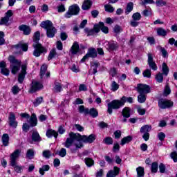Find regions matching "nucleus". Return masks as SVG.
Masks as SVG:
<instances>
[{
    "instance_id": "39",
    "label": "nucleus",
    "mask_w": 177,
    "mask_h": 177,
    "mask_svg": "<svg viewBox=\"0 0 177 177\" xmlns=\"http://www.w3.org/2000/svg\"><path fill=\"white\" fill-rule=\"evenodd\" d=\"M48 70V65L46 64H43L40 68V76L41 78H42V77H44V75H45V74L46 73V71Z\"/></svg>"
},
{
    "instance_id": "45",
    "label": "nucleus",
    "mask_w": 177,
    "mask_h": 177,
    "mask_svg": "<svg viewBox=\"0 0 177 177\" xmlns=\"http://www.w3.org/2000/svg\"><path fill=\"white\" fill-rule=\"evenodd\" d=\"M105 12H109V13H113L115 9L110 4H106L104 6Z\"/></svg>"
},
{
    "instance_id": "36",
    "label": "nucleus",
    "mask_w": 177,
    "mask_h": 177,
    "mask_svg": "<svg viewBox=\"0 0 177 177\" xmlns=\"http://www.w3.org/2000/svg\"><path fill=\"white\" fill-rule=\"evenodd\" d=\"M157 34L160 37H165L167 34H168V32H167V30L162 28H158L157 29Z\"/></svg>"
},
{
    "instance_id": "52",
    "label": "nucleus",
    "mask_w": 177,
    "mask_h": 177,
    "mask_svg": "<svg viewBox=\"0 0 177 177\" xmlns=\"http://www.w3.org/2000/svg\"><path fill=\"white\" fill-rule=\"evenodd\" d=\"M118 88H120V85L117 84V82H115V81L112 82L111 91H113V92H115V91H117Z\"/></svg>"
},
{
    "instance_id": "12",
    "label": "nucleus",
    "mask_w": 177,
    "mask_h": 177,
    "mask_svg": "<svg viewBox=\"0 0 177 177\" xmlns=\"http://www.w3.org/2000/svg\"><path fill=\"white\" fill-rule=\"evenodd\" d=\"M8 124L12 128H17L18 122L16 121V115L13 112H10L9 113Z\"/></svg>"
},
{
    "instance_id": "16",
    "label": "nucleus",
    "mask_w": 177,
    "mask_h": 177,
    "mask_svg": "<svg viewBox=\"0 0 177 177\" xmlns=\"http://www.w3.org/2000/svg\"><path fill=\"white\" fill-rule=\"evenodd\" d=\"M0 68H1V74L3 75H6L8 77L9 74L10 73V71L6 68V62L4 61H2L0 62Z\"/></svg>"
},
{
    "instance_id": "6",
    "label": "nucleus",
    "mask_w": 177,
    "mask_h": 177,
    "mask_svg": "<svg viewBox=\"0 0 177 177\" xmlns=\"http://www.w3.org/2000/svg\"><path fill=\"white\" fill-rule=\"evenodd\" d=\"M80 6L77 4H73L68 8V10L65 13L64 17L70 19L72 16H77L80 14Z\"/></svg>"
},
{
    "instance_id": "26",
    "label": "nucleus",
    "mask_w": 177,
    "mask_h": 177,
    "mask_svg": "<svg viewBox=\"0 0 177 177\" xmlns=\"http://www.w3.org/2000/svg\"><path fill=\"white\" fill-rule=\"evenodd\" d=\"M151 131V125L146 124L140 128V132L141 133H149Z\"/></svg>"
},
{
    "instance_id": "62",
    "label": "nucleus",
    "mask_w": 177,
    "mask_h": 177,
    "mask_svg": "<svg viewBox=\"0 0 177 177\" xmlns=\"http://www.w3.org/2000/svg\"><path fill=\"white\" fill-rule=\"evenodd\" d=\"M11 167H13L15 171L17 173L20 172L21 171V167L19 165H17V162H15L14 165H10Z\"/></svg>"
},
{
    "instance_id": "22",
    "label": "nucleus",
    "mask_w": 177,
    "mask_h": 177,
    "mask_svg": "<svg viewBox=\"0 0 177 177\" xmlns=\"http://www.w3.org/2000/svg\"><path fill=\"white\" fill-rule=\"evenodd\" d=\"M70 52L72 55H77L80 52V44L77 41L73 43Z\"/></svg>"
},
{
    "instance_id": "55",
    "label": "nucleus",
    "mask_w": 177,
    "mask_h": 177,
    "mask_svg": "<svg viewBox=\"0 0 177 177\" xmlns=\"http://www.w3.org/2000/svg\"><path fill=\"white\" fill-rule=\"evenodd\" d=\"M137 111L140 115H145L146 114V109L140 106L137 107Z\"/></svg>"
},
{
    "instance_id": "50",
    "label": "nucleus",
    "mask_w": 177,
    "mask_h": 177,
    "mask_svg": "<svg viewBox=\"0 0 177 177\" xmlns=\"http://www.w3.org/2000/svg\"><path fill=\"white\" fill-rule=\"evenodd\" d=\"M133 20H136L137 21H139L140 19H142V15L139 12H136L132 15Z\"/></svg>"
},
{
    "instance_id": "30",
    "label": "nucleus",
    "mask_w": 177,
    "mask_h": 177,
    "mask_svg": "<svg viewBox=\"0 0 177 177\" xmlns=\"http://www.w3.org/2000/svg\"><path fill=\"white\" fill-rule=\"evenodd\" d=\"M35 156V151L32 149H29L26 151V158L28 160H32Z\"/></svg>"
},
{
    "instance_id": "29",
    "label": "nucleus",
    "mask_w": 177,
    "mask_h": 177,
    "mask_svg": "<svg viewBox=\"0 0 177 177\" xmlns=\"http://www.w3.org/2000/svg\"><path fill=\"white\" fill-rule=\"evenodd\" d=\"M133 138H132V136H127V137H124L122 140H121V142H120V145L121 146H124L128 143H129L130 142H132V140Z\"/></svg>"
},
{
    "instance_id": "38",
    "label": "nucleus",
    "mask_w": 177,
    "mask_h": 177,
    "mask_svg": "<svg viewBox=\"0 0 177 177\" xmlns=\"http://www.w3.org/2000/svg\"><path fill=\"white\" fill-rule=\"evenodd\" d=\"M162 71L165 75H168V73H169V68H168V65L165 62L162 63Z\"/></svg>"
},
{
    "instance_id": "61",
    "label": "nucleus",
    "mask_w": 177,
    "mask_h": 177,
    "mask_svg": "<svg viewBox=\"0 0 177 177\" xmlns=\"http://www.w3.org/2000/svg\"><path fill=\"white\" fill-rule=\"evenodd\" d=\"M71 70L73 72V73H80V67H78V66L75 65V64H73L72 65V67H71Z\"/></svg>"
},
{
    "instance_id": "14",
    "label": "nucleus",
    "mask_w": 177,
    "mask_h": 177,
    "mask_svg": "<svg viewBox=\"0 0 177 177\" xmlns=\"http://www.w3.org/2000/svg\"><path fill=\"white\" fill-rule=\"evenodd\" d=\"M26 74H27V64L21 65V73L18 75V82L19 84H23L24 78H26Z\"/></svg>"
},
{
    "instance_id": "1",
    "label": "nucleus",
    "mask_w": 177,
    "mask_h": 177,
    "mask_svg": "<svg viewBox=\"0 0 177 177\" xmlns=\"http://www.w3.org/2000/svg\"><path fill=\"white\" fill-rule=\"evenodd\" d=\"M96 140V136L95 134H91L89 136L86 135L82 136L78 133L70 132L69 138H66V142L64 143V146L66 149H70L71 146H75V148H71V151L72 153H75L78 149L84 147V143H93Z\"/></svg>"
},
{
    "instance_id": "54",
    "label": "nucleus",
    "mask_w": 177,
    "mask_h": 177,
    "mask_svg": "<svg viewBox=\"0 0 177 177\" xmlns=\"http://www.w3.org/2000/svg\"><path fill=\"white\" fill-rule=\"evenodd\" d=\"M121 31H122V28H121V26H120V25H115L114 26L113 32H115V34H120Z\"/></svg>"
},
{
    "instance_id": "60",
    "label": "nucleus",
    "mask_w": 177,
    "mask_h": 177,
    "mask_svg": "<svg viewBox=\"0 0 177 177\" xmlns=\"http://www.w3.org/2000/svg\"><path fill=\"white\" fill-rule=\"evenodd\" d=\"M30 127H31L30 124L28 125V124L27 123H24L22 126V131H24V132H28Z\"/></svg>"
},
{
    "instance_id": "17",
    "label": "nucleus",
    "mask_w": 177,
    "mask_h": 177,
    "mask_svg": "<svg viewBox=\"0 0 177 177\" xmlns=\"http://www.w3.org/2000/svg\"><path fill=\"white\" fill-rule=\"evenodd\" d=\"M120 171L121 169L120 167L115 166L113 167V170H110L106 174V177H115L118 176V175L120 174Z\"/></svg>"
},
{
    "instance_id": "27",
    "label": "nucleus",
    "mask_w": 177,
    "mask_h": 177,
    "mask_svg": "<svg viewBox=\"0 0 177 177\" xmlns=\"http://www.w3.org/2000/svg\"><path fill=\"white\" fill-rule=\"evenodd\" d=\"M32 142H41L42 139L41 138V136H39V133L38 131H33L32 133Z\"/></svg>"
},
{
    "instance_id": "4",
    "label": "nucleus",
    "mask_w": 177,
    "mask_h": 177,
    "mask_svg": "<svg viewBox=\"0 0 177 177\" xmlns=\"http://www.w3.org/2000/svg\"><path fill=\"white\" fill-rule=\"evenodd\" d=\"M40 26L41 28L46 30L48 38H53L55 35H56L57 30L53 26V23H52V21L49 20L44 21L41 23Z\"/></svg>"
},
{
    "instance_id": "35",
    "label": "nucleus",
    "mask_w": 177,
    "mask_h": 177,
    "mask_svg": "<svg viewBox=\"0 0 177 177\" xmlns=\"http://www.w3.org/2000/svg\"><path fill=\"white\" fill-rule=\"evenodd\" d=\"M84 162L88 167H91L95 165V161L91 158H86L84 159Z\"/></svg>"
},
{
    "instance_id": "53",
    "label": "nucleus",
    "mask_w": 177,
    "mask_h": 177,
    "mask_svg": "<svg viewBox=\"0 0 177 177\" xmlns=\"http://www.w3.org/2000/svg\"><path fill=\"white\" fill-rule=\"evenodd\" d=\"M156 6L161 7L167 6V1L163 0H157L156 1Z\"/></svg>"
},
{
    "instance_id": "59",
    "label": "nucleus",
    "mask_w": 177,
    "mask_h": 177,
    "mask_svg": "<svg viewBox=\"0 0 177 177\" xmlns=\"http://www.w3.org/2000/svg\"><path fill=\"white\" fill-rule=\"evenodd\" d=\"M55 56H56V50L53 49L48 55V60H52V59H53V57H55Z\"/></svg>"
},
{
    "instance_id": "44",
    "label": "nucleus",
    "mask_w": 177,
    "mask_h": 177,
    "mask_svg": "<svg viewBox=\"0 0 177 177\" xmlns=\"http://www.w3.org/2000/svg\"><path fill=\"white\" fill-rule=\"evenodd\" d=\"M138 101L139 103H145L146 102V94L138 95Z\"/></svg>"
},
{
    "instance_id": "19",
    "label": "nucleus",
    "mask_w": 177,
    "mask_h": 177,
    "mask_svg": "<svg viewBox=\"0 0 177 177\" xmlns=\"http://www.w3.org/2000/svg\"><path fill=\"white\" fill-rule=\"evenodd\" d=\"M18 28L19 31H23L24 35H30L31 34V28L27 25L22 24Z\"/></svg>"
},
{
    "instance_id": "5",
    "label": "nucleus",
    "mask_w": 177,
    "mask_h": 177,
    "mask_svg": "<svg viewBox=\"0 0 177 177\" xmlns=\"http://www.w3.org/2000/svg\"><path fill=\"white\" fill-rule=\"evenodd\" d=\"M8 61L10 63V68L12 74H17V71H19V70H20V67H21V61L16 59L13 55H10L8 57Z\"/></svg>"
},
{
    "instance_id": "32",
    "label": "nucleus",
    "mask_w": 177,
    "mask_h": 177,
    "mask_svg": "<svg viewBox=\"0 0 177 177\" xmlns=\"http://www.w3.org/2000/svg\"><path fill=\"white\" fill-rule=\"evenodd\" d=\"M88 114L91 115L93 118H95L99 115V113L97 112V110L95 108H92L91 109H88Z\"/></svg>"
},
{
    "instance_id": "28",
    "label": "nucleus",
    "mask_w": 177,
    "mask_h": 177,
    "mask_svg": "<svg viewBox=\"0 0 177 177\" xmlns=\"http://www.w3.org/2000/svg\"><path fill=\"white\" fill-rule=\"evenodd\" d=\"M122 115H123L124 118H129V117H131V109L129 107L123 109Z\"/></svg>"
},
{
    "instance_id": "25",
    "label": "nucleus",
    "mask_w": 177,
    "mask_h": 177,
    "mask_svg": "<svg viewBox=\"0 0 177 177\" xmlns=\"http://www.w3.org/2000/svg\"><path fill=\"white\" fill-rule=\"evenodd\" d=\"M1 142L3 143V146H9V134L4 133L1 137Z\"/></svg>"
},
{
    "instance_id": "31",
    "label": "nucleus",
    "mask_w": 177,
    "mask_h": 177,
    "mask_svg": "<svg viewBox=\"0 0 177 177\" xmlns=\"http://www.w3.org/2000/svg\"><path fill=\"white\" fill-rule=\"evenodd\" d=\"M46 135L48 138H52V136H54V138H55V139H57V136H59V133L55 131L54 130H52V129L48 130L46 131Z\"/></svg>"
},
{
    "instance_id": "43",
    "label": "nucleus",
    "mask_w": 177,
    "mask_h": 177,
    "mask_svg": "<svg viewBox=\"0 0 177 177\" xmlns=\"http://www.w3.org/2000/svg\"><path fill=\"white\" fill-rule=\"evenodd\" d=\"M143 77L146 78H151V70L146 69L142 73Z\"/></svg>"
},
{
    "instance_id": "57",
    "label": "nucleus",
    "mask_w": 177,
    "mask_h": 177,
    "mask_svg": "<svg viewBox=\"0 0 177 177\" xmlns=\"http://www.w3.org/2000/svg\"><path fill=\"white\" fill-rule=\"evenodd\" d=\"M158 139L160 140V142H164L165 140V133L164 132H160L158 133Z\"/></svg>"
},
{
    "instance_id": "46",
    "label": "nucleus",
    "mask_w": 177,
    "mask_h": 177,
    "mask_svg": "<svg viewBox=\"0 0 177 177\" xmlns=\"http://www.w3.org/2000/svg\"><path fill=\"white\" fill-rule=\"evenodd\" d=\"M155 78L157 82H159V84H161V82L164 81V76L161 73H159L158 75H156Z\"/></svg>"
},
{
    "instance_id": "24",
    "label": "nucleus",
    "mask_w": 177,
    "mask_h": 177,
    "mask_svg": "<svg viewBox=\"0 0 177 177\" xmlns=\"http://www.w3.org/2000/svg\"><path fill=\"white\" fill-rule=\"evenodd\" d=\"M97 26H98L99 28V32L101 31H102V32H104V34H109V27L104 26V23L103 22H99L98 24H97Z\"/></svg>"
},
{
    "instance_id": "41",
    "label": "nucleus",
    "mask_w": 177,
    "mask_h": 177,
    "mask_svg": "<svg viewBox=\"0 0 177 177\" xmlns=\"http://www.w3.org/2000/svg\"><path fill=\"white\" fill-rule=\"evenodd\" d=\"M0 26H10V24H9L8 18H6V17L1 18L0 21Z\"/></svg>"
},
{
    "instance_id": "33",
    "label": "nucleus",
    "mask_w": 177,
    "mask_h": 177,
    "mask_svg": "<svg viewBox=\"0 0 177 177\" xmlns=\"http://www.w3.org/2000/svg\"><path fill=\"white\" fill-rule=\"evenodd\" d=\"M137 176L138 177H144L145 176V168L143 167H138L136 169Z\"/></svg>"
},
{
    "instance_id": "10",
    "label": "nucleus",
    "mask_w": 177,
    "mask_h": 177,
    "mask_svg": "<svg viewBox=\"0 0 177 177\" xmlns=\"http://www.w3.org/2000/svg\"><path fill=\"white\" fill-rule=\"evenodd\" d=\"M43 87L44 86H42L41 82L36 80H32L29 92L30 93H35V92H37V91H41Z\"/></svg>"
},
{
    "instance_id": "48",
    "label": "nucleus",
    "mask_w": 177,
    "mask_h": 177,
    "mask_svg": "<svg viewBox=\"0 0 177 177\" xmlns=\"http://www.w3.org/2000/svg\"><path fill=\"white\" fill-rule=\"evenodd\" d=\"M5 32L0 31V46L5 45Z\"/></svg>"
},
{
    "instance_id": "13",
    "label": "nucleus",
    "mask_w": 177,
    "mask_h": 177,
    "mask_svg": "<svg viewBox=\"0 0 177 177\" xmlns=\"http://www.w3.org/2000/svg\"><path fill=\"white\" fill-rule=\"evenodd\" d=\"M148 56V66H149V68H151V70H153V71H157V64L156 62H154V58L153 57V54L151 53H149L147 54Z\"/></svg>"
},
{
    "instance_id": "20",
    "label": "nucleus",
    "mask_w": 177,
    "mask_h": 177,
    "mask_svg": "<svg viewBox=\"0 0 177 177\" xmlns=\"http://www.w3.org/2000/svg\"><path fill=\"white\" fill-rule=\"evenodd\" d=\"M105 44H106L108 50H117L118 49V44L114 41H106Z\"/></svg>"
},
{
    "instance_id": "8",
    "label": "nucleus",
    "mask_w": 177,
    "mask_h": 177,
    "mask_svg": "<svg viewBox=\"0 0 177 177\" xmlns=\"http://www.w3.org/2000/svg\"><path fill=\"white\" fill-rule=\"evenodd\" d=\"M89 57H92V59H95V57H97V52L96 51V48H88L87 53L81 59L82 63H84V62L89 59Z\"/></svg>"
},
{
    "instance_id": "11",
    "label": "nucleus",
    "mask_w": 177,
    "mask_h": 177,
    "mask_svg": "<svg viewBox=\"0 0 177 177\" xmlns=\"http://www.w3.org/2000/svg\"><path fill=\"white\" fill-rule=\"evenodd\" d=\"M21 154V149H16L14 153L10 156V165H15L17 162V158Z\"/></svg>"
},
{
    "instance_id": "47",
    "label": "nucleus",
    "mask_w": 177,
    "mask_h": 177,
    "mask_svg": "<svg viewBox=\"0 0 177 177\" xmlns=\"http://www.w3.org/2000/svg\"><path fill=\"white\" fill-rule=\"evenodd\" d=\"M103 143H104V145H113V138L111 137H106L104 140H103Z\"/></svg>"
},
{
    "instance_id": "23",
    "label": "nucleus",
    "mask_w": 177,
    "mask_h": 177,
    "mask_svg": "<svg viewBox=\"0 0 177 177\" xmlns=\"http://www.w3.org/2000/svg\"><path fill=\"white\" fill-rule=\"evenodd\" d=\"M92 8V1L91 0H84L82 6V9L83 10H89Z\"/></svg>"
},
{
    "instance_id": "64",
    "label": "nucleus",
    "mask_w": 177,
    "mask_h": 177,
    "mask_svg": "<svg viewBox=\"0 0 177 177\" xmlns=\"http://www.w3.org/2000/svg\"><path fill=\"white\" fill-rule=\"evenodd\" d=\"M171 158L174 160V162H177V152L173 151L170 154Z\"/></svg>"
},
{
    "instance_id": "49",
    "label": "nucleus",
    "mask_w": 177,
    "mask_h": 177,
    "mask_svg": "<svg viewBox=\"0 0 177 177\" xmlns=\"http://www.w3.org/2000/svg\"><path fill=\"white\" fill-rule=\"evenodd\" d=\"M43 100H44V98L42 97H39L36 98L33 102L34 106H35V107H37V106H39V104H41V102H43Z\"/></svg>"
},
{
    "instance_id": "40",
    "label": "nucleus",
    "mask_w": 177,
    "mask_h": 177,
    "mask_svg": "<svg viewBox=\"0 0 177 177\" xmlns=\"http://www.w3.org/2000/svg\"><path fill=\"white\" fill-rule=\"evenodd\" d=\"M50 167L48 165H43L41 168L39 169V172L41 175H45V171H49Z\"/></svg>"
},
{
    "instance_id": "18",
    "label": "nucleus",
    "mask_w": 177,
    "mask_h": 177,
    "mask_svg": "<svg viewBox=\"0 0 177 177\" xmlns=\"http://www.w3.org/2000/svg\"><path fill=\"white\" fill-rule=\"evenodd\" d=\"M12 48H15L17 50H22L24 52H27L28 50V44L20 42L17 45H14Z\"/></svg>"
},
{
    "instance_id": "7",
    "label": "nucleus",
    "mask_w": 177,
    "mask_h": 177,
    "mask_svg": "<svg viewBox=\"0 0 177 177\" xmlns=\"http://www.w3.org/2000/svg\"><path fill=\"white\" fill-rule=\"evenodd\" d=\"M158 106L159 109H161L162 110H165V109H171V107H174V102L168 99L161 98L158 101Z\"/></svg>"
},
{
    "instance_id": "3",
    "label": "nucleus",
    "mask_w": 177,
    "mask_h": 177,
    "mask_svg": "<svg viewBox=\"0 0 177 177\" xmlns=\"http://www.w3.org/2000/svg\"><path fill=\"white\" fill-rule=\"evenodd\" d=\"M41 39V32L39 31H37L35 32L33 36V41L35 44H33L32 46L35 48L33 51V55L35 57H39L41 53H46V48L42 46V44H39V41Z\"/></svg>"
},
{
    "instance_id": "58",
    "label": "nucleus",
    "mask_w": 177,
    "mask_h": 177,
    "mask_svg": "<svg viewBox=\"0 0 177 177\" xmlns=\"http://www.w3.org/2000/svg\"><path fill=\"white\" fill-rule=\"evenodd\" d=\"M168 95H171V88L167 84L165 87L164 96H168Z\"/></svg>"
},
{
    "instance_id": "15",
    "label": "nucleus",
    "mask_w": 177,
    "mask_h": 177,
    "mask_svg": "<svg viewBox=\"0 0 177 177\" xmlns=\"http://www.w3.org/2000/svg\"><path fill=\"white\" fill-rule=\"evenodd\" d=\"M84 31L86 32L88 37H90L91 35H95V34H97V32H99V26H97V24L94 25L93 29L85 28Z\"/></svg>"
},
{
    "instance_id": "9",
    "label": "nucleus",
    "mask_w": 177,
    "mask_h": 177,
    "mask_svg": "<svg viewBox=\"0 0 177 177\" xmlns=\"http://www.w3.org/2000/svg\"><path fill=\"white\" fill-rule=\"evenodd\" d=\"M136 91L140 94L147 95V93H150V86L147 84H138L136 87Z\"/></svg>"
},
{
    "instance_id": "34",
    "label": "nucleus",
    "mask_w": 177,
    "mask_h": 177,
    "mask_svg": "<svg viewBox=\"0 0 177 177\" xmlns=\"http://www.w3.org/2000/svg\"><path fill=\"white\" fill-rule=\"evenodd\" d=\"M157 171H158V162H153L151 165V172L156 174Z\"/></svg>"
},
{
    "instance_id": "56",
    "label": "nucleus",
    "mask_w": 177,
    "mask_h": 177,
    "mask_svg": "<svg viewBox=\"0 0 177 177\" xmlns=\"http://www.w3.org/2000/svg\"><path fill=\"white\" fill-rule=\"evenodd\" d=\"M88 108L85 109V106L84 105H81L79 106V113H84V114H88Z\"/></svg>"
},
{
    "instance_id": "37",
    "label": "nucleus",
    "mask_w": 177,
    "mask_h": 177,
    "mask_svg": "<svg viewBox=\"0 0 177 177\" xmlns=\"http://www.w3.org/2000/svg\"><path fill=\"white\" fill-rule=\"evenodd\" d=\"M133 10V3L130 2L127 4L126 10H125V15H129L130 12Z\"/></svg>"
},
{
    "instance_id": "51",
    "label": "nucleus",
    "mask_w": 177,
    "mask_h": 177,
    "mask_svg": "<svg viewBox=\"0 0 177 177\" xmlns=\"http://www.w3.org/2000/svg\"><path fill=\"white\" fill-rule=\"evenodd\" d=\"M162 57H168V51L164 47L159 46Z\"/></svg>"
},
{
    "instance_id": "2",
    "label": "nucleus",
    "mask_w": 177,
    "mask_h": 177,
    "mask_svg": "<svg viewBox=\"0 0 177 177\" xmlns=\"http://www.w3.org/2000/svg\"><path fill=\"white\" fill-rule=\"evenodd\" d=\"M125 102L127 103H133V98L132 97H127L123 96L121 100H114L111 102L107 104V113L109 114H113V110H118V109H121L124 104H125Z\"/></svg>"
},
{
    "instance_id": "42",
    "label": "nucleus",
    "mask_w": 177,
    "mask_h": 177,
    "mask_svg": "<svg viewBox=\"0 0 177 177\" xmlns=\"http://www.w3.org/2000/svg\"><path fill=\"white\" fill-rule=\"evenodd\" d=\"M55 89V92H56L57 93H60L62 91H63V88L62 86L60 83H55V86L54 87Z\"/></svg>"
},
{
    "instance_id": "21",
    "label": "nucleus",
    "mask_w": 177,
    "mask_h": 177,
    "mask_svg": "<svg viewBox=\"0 0 177 177\" xmlns=\"http://www.w3.org/2000/svg\"><path fill=\"white\" fill-rule=\"evenodd\" d=\"M28 122L32 127H37V124H38V119H37V115H35V113H32L30 120H28Z\"/></svg>"
},
{
    "instance_id": "63",
    "label": "nucleus",
    "mask_w": 177,
    "mask_h": 177,
    "mask_svg": "<svg viewBox=\"0 0 177 177\" xmlns=\"http://www.w3.org/2000/svg\"><path fill=\"white\" fill-rule=\"evenodd\" d=\"M50 156H52L50 151L46 150L43 151V157H44V158H50Z\"/></svg>"
}]
</instances>
